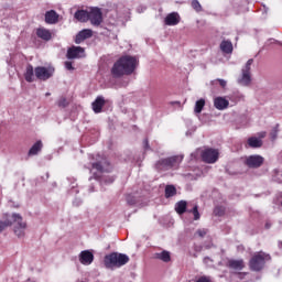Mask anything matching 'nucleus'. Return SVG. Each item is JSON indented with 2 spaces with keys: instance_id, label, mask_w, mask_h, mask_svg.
<instances>
[{
  "instance_id": "26",
  "label": "nucleus",
  "mask_w": 282,
  "mask_h": 282,
  "mask_svg": "<svg viewBox=\"0 0 282 282\" xmlns=\"http://www.w3.org/2000/svg\"><path fill=\"white\" fill-rule=\"evenodd\" d=\"M155 259H159L160 261H163L164 263H169L171 261V252L164 250L160 253H155Z\"/></svg>"
},
{
  "instance_id": "37",
  "label": "nucleus",
  "mask_w": 282,
  "mask_h": 282,
  "mask_svg": "<svg viewBox=\"0 0 282 282\" xmlns=\"http://www.w3.org/2000/svg\"><path fill=\"white\" fill-rule=\"evenodd\" d=\"M195 235H197L198 237H200L202 239H204V237H206V235H208V229H198Z\"/></svg>"
},
{
  "instance_id": "27",
  "label": "nucleus",
  "mask_w": 282,
  "mask_h": 282,
  "mask_svg": "<svg viewBox=\"0 0 282 282\" xmlns=\"http://www.w3.org/2000/svg\"><path fill=\"white\" fill-rule=\"evenodd\" d=\"M186 206H187L186 200L177 202L175 205V210H176L177 215H184V213H186Z\"/></svg>"
},
{
  "instance_id": "3",
  "label": "nucleus",
  "mask_w": 282,
  "mask_h": 282,
  "mask_svg": "<svg viewBox=\"0 0 282 282\" xmlns=\"http://www.w3.org/2000/svg\"><path fill=\"white\" fill-rule=\"evenodd\" d=\"M129 263V256L119 252H112L104 258V265L108 270H113V268H122Z\"/></svg>"
},
{
  "instance_id": "4",
  "label": "nucleus",
  "mask_w": 282,
  "mask_h": 282,
  "mask_svg": "<svg viewBox=\"0 0 282 282\" xmlns=\"http://www.w3.org/2000/svg\"><path fill=\"white\" fill-rule=\"evenodd\" d=\"M271 259L272 257L263 251L256 252L249 260V270L251 272H261L265 268V263Z\"/></svg>"
},
{
  "instance_id": "13",
  "label": "nucleus",
  "mask_w": 282,
  "mask_h": 282,
  "mask_svg": "<svg viewBox=\"0 0 282 282\" xmlns=\"http://www.w3.org/2000/svg\"><path fill=\"white\" fill-rule=\"evenodd\" d=\"M93 169H96L98 173H110L111 165L108 163L107 160H101L98 162L93 163Z\"/></svg>"
},
{
  "instance_id": "45",
  "label": "nucleus",
  "mask_w": 282,
  "mask_h": 282,
  "mask_svg": "<svg viewBox=\"0 0 282 282\" xmlns=\"http://www.w3.org/2000/svg\"><path fill=\"white\" fill-rule=\"evenodd\" d=\"M45 96H52V94H50V93H46V94H45Z\"/></svg>"
},
{
  "instance_id": "14",
  "label": "nucleus",
  "mask_w": 282,
  "mask_h": 282,
  "mask_svg": "<svg viewBox=\"0 0 282 282\" xmlns=\"http://www.w3.org/2000/svg\"><path fill=\"white\" fill-rule=\"evenodd\" d=\"M79 263L91 265L94 263V253L90 250H84L79 253Z\"/></svg>"
},
{
  "instance_id": "11",
  "label": "nucleus",
  "mask_w": 282,
  "mask_h": 282,
  "mask_svg": "<svg viewBox=\"0 0 282 282\" xmlns=\"http://www.w3.org/2000/svg\"><path fill=\"white\" fill-rule=\"evenodd\" d=\"M85 56V48L82 46H72L67 50L66 58L68 61H72L74 58H83Z\"/></svg>"
},
{
  "instance_id": "43",
  "label": "nucleus",
  "mask_w": 282,
  "mask_h": 282,
  "mask_svg": "<svg viewBox=\"0 0 282 282\" xmlns=\"http://www.w3.org/2000/svg\"><path fill=\"white\" fill-rule=\"evenodd\" d=\"M264 228H267V230H270V228H272V224L271 223H265Z\"/></svg>"
},
{
  "instance_id": "29",
  "label": "nucleus",
  "mask_w": 282,
  "mask_h": 282,
  "mask_svg": "<svg viewBox=\"0 0 282 282\" xmlns=\"http://www.w3.org/2000/svg\"><path fill=\"white\" fill-rule=\"evenodd\" d=\"M206 107V100L204 98L197 100L194 107V113H199Z\"/></svg>"
},
{
  "instance_id": "34",
  "label": "nucleus",
  "mask_w": 282,
  "mask_h": 282,
  "mask_svg": "<svg viewBox=\"0 0 282 282\" xmlns=\"http://www.w3.org/2000/svg\"><path fill=\"white\" fill-rule=\"evenodd\" d=\"M189 213H192L194 215V220L195 221L199 220L200 215H199V207L197 205H195L193 207V209L189 210Z\"/></svg>"
},
{
  "instance_id": "38",
  "label": "nucleus",
  "mask_w": 282,
  "mask_h": 282,
  "mask_svg": "<svg viewBox=\"0 0 282 282\" xmlns=\"http://www.w3.org/2000/svg\"><path fill=\"white\" fill-rule=\"evenodd\" d=\"M196 282H212L209 276L202 275L196 280Z\"/></svg>"
},
{
  "instance_id": "5",
  "label": "nucleus",
  "mask_w": 282,
  "mask_h": 282,
  "mask_svg": "<svg viewBox=\"0 0 282 282\" xmlns=\"http://www.w3.org/2000/svg\"><path fill=\"white\" fill-rule=\"evenodd\" d=\"M252 63H254L253 58L247 61L245 67L241 69V76L238 78V85H242V87H248V85L252 83V76L250 75Z\"/></svg>"
},
{
  "instance_id": "44",
  "label": "nucleus",
  "mask_w": 282,
  "mask_h": 282,
  "mask_svg": "<svg viewBox=\"0 0 282 282\" xmlns=\"http://www.w3.org/2000/svg\"><path fill=\"white\" fill-rule=\"evenodd\" d=\"M127 202H128V204H131V205H133V204H135V200L134 199H127Z\"/></svg>"
},
{
  "instance_id": "8",
  "label": "nucleus",
  "mask_w": 282,
  "mask_h": 282,
  "mask_svg": "<svg viewBox=\"0 0 282 282\" xmlns=\"http://www.w3.org/2000/svg\"><path fill=\"white\" fill-rule=\"evenodd\" d=\"M202 160L206 164H215L219 160V152L213 148L206 149L202 153Z\"/></svg>"
},
{
  "instance_id": "10",
  "label": "nucleus",
  "mask_w": 282,
  "mask_h": 282,
  "mask_svg": "<svg viewBox=\"0 0 282 282\" xmlns=\"http://www.w3.org/2000/svg\"><path fill=\"white\" fill-rule=\"evenodd\" d=\"M264 159L259 154L250 155L246 159L245 164L249 169H259L263 166Z\"/></svg>"
},
{
  "instance_id": "2",
  "label": "nucleus",
  "mask_w": 282,
  "mask_h": 282,
  "mask_svg": "<svg viewBox=\"0 0 282 282\" xmlns=\"http://www.w3.org/2000/svg\"><path fill=\"white\" fill-rule=\"evenodd\" d=\"M184 160V155H174L165 159H160L155 162L154 169L158 173H162L164 171H171V169H180V164Z\"/></svg>"
},
{
  "instance_id": "48",
  "label": "nucleus",
  "mask_w": 282,
  "mask_h": 282,
  "mask_svg": "<svg viewBox=\"0 0 282 282\" xmlns=\"http://www.w3.org/2000/svg\"><path fill=\"white\" fill-rule=\"evenodd\" d=\"M273 43H275L276 41L275 40H271Z\"/></svg>"
},
{
  "instance_id": "20",
  "label": "nucleus",
  "mask_w": 282,
  "mask_h": 282,
  "mask_svg": "<svg viewBox=\"0 0 282 282\" xmlns=\"http://www.w3.org/2000/svg\"><path fill=\"white\" fill-rule=\"evenodd\" d=\"M93 111L96 113H100L102 111V107H105V97L98 96L95 101L91 104Z\"/></svg>"
},
{
  "instance_id": "12",
  "label": "nucleus",
  "mask_w": 282,
  "mask_h": 282,
  "mask_svg": "<svg viewBox=\"0 0 282 282\" xmlns=\"http://www.w3.org/2000/svg\"><path fill=\"white\" fill-rule=\"evenodd\" d=\"M91 36H94V31H91V29H84L76 34L75 43L76 45H80L83 41H87V39H91Z\"/></svg>"
},
{
  "instance_id": "39",
  "label": "nucleus",
  "mask_w": 282,
  "mask_h": 282,
  "mask_svg": "<svg viewBox=\"0 0 282 282\" xmlns=\"http://www.w3.org/2000/svg\"><path fill=\"white\" fill-rule=\"evenodd\" d=\"M65 68L68 69V72H74V66L72 62H65Z\"/></svg>"
},
{
  "instance_id": "36",
  "label": "nucleus",
  "mask_w": 282,
  "mask_h": 282,
  "mask_svg": "<svg viewBox=\"0 0 282 282\" xmlns=\"http://www.w3.org/2000/svg\"><path fill=\"white\" fill-rule=\"evenodd\" d=\"M57 105H58V107H61L62 109H65V107H67V106L69 105V102H67V98L62 97V98H59Z\"/></svg>"
},
{
  "instance_id": "30",
  "label": "nucleus",
  "mask_w": 282,
  "mask_h": 282,
  "mask_svg": "<svg viewBox=\"0 0 282 282\" xmlns=\"http://www.w3.org/2000/svg\"><path fill=\"white\" fill-rule=\"evenodd\" d=\"M270 138H271V140H276V138H279V123H276L273 128H272V130H271V132H270Z\"/></svg>"
},
{
  "instance_id": "47",
  "label": "nucleus",
  "mask_w": 282,
  "mask_h": 282,
  "mask_svg": "<svg viewBox=\"0 0 282 282\" xmlns=\"http://www.w3.org/2000/svg\"><path fill=\"white\" fill-rule=\"evenodd\" d=\"M50 177V173H46V178Z\"/></svg>"
},
{
  "instance_id": "17",
  "label": "nucleus",
  "mask_w": 282,
  "mask_h": 282,
  "mask_svg": "<svg viewBox=\"0 0 282 282\" xmlns=\"http://www.w3.org/2000/svg\"><path fill=\"white\" fill-rule=\"evenodd\" d=\"M180 13L178 12H172L166 15L164 23L165 25H177L180 23Z\"/></svg>"
},
{
  "instance_id": "9",
  "label": "nucleus",
  "mask_w": 282,
  "mask_h": 282,
  "mask_svg": "<svg viewBox=\"0 0 282 282\" xmlns=\"http://www.w3.org/2000/svg\"><path fill=\"white\" fill-rule=\"evenodd\" d=\"M88 21H90L91 25H100L102 23V11L100 8L95 7L88 11Z\"/></svg>"
},
{
  "instance_id": "6",
  "label": "nucleus",
  "mask_w": 282,
  "mask_h": 282,
  "mask_svg": "<svg viewBox=\"0 0 282 282\" xmlns=\"http://www.w3.org/2000/svg\"><path fill=\"white\" fill-rule=\"evenodd\" d=\"M34 74L37 80H50L54 76V67L37 66Z\"/></svg>"
},
{
  "instance_id": "25",
  "label": "nucleus",
  "mask_w": 282,
  "mask_h": 282,
  "mask_svg": "<svg viewBox=\"0 0 282 282\" xmlns=\"http://www.w3.org/2000/svg\"><path fill=\"white\" fill-rule=\"evenodd\" d=\"M43 149V142L36 141L29 150L28 155H39L40 151Z\"/></svg>"
},
{
  "instance_id": "24",
  "label": "nucleus",
  "mask_w": 282,
  "mask_h": 282,
  "mask_svg": "<svg viewBox=\"0 0 282 282\" xmlns=\"http://www.w3.org/2000/svg\"><path fill=\"white\" fill-rule=\"evenodd\" d=\"M248 144L251 149H261V147H263V141L259 138L251 137L248 139Z\"/></svg>"
},
{
  "instance_id": "21",
  "label": "nucleus",
  "mask_w": 282,
  "mask_h": 282,
  "mask_svg": "<svg viewBox=\"0 0 282 282\" xmlns=\"http://www.w3.org/2000/svg\"><path fill=\"white\" fill-rule=\"evenodd\" d=\"M74 17L77 21H80L82 23H87V21H89V11L77 10Z\"/></svg>"
},
{
  "instance_id": "1",
  "label": "nucleus",
  "mask_w": 282,
  "mask_h": 282,
  "mask_svg": "<svg viewBox=\"0 0 282 282\" xmlns=\"http://www.w3.org/2000/svg\"><path fill=\"white\" fill-rule=\"evenodd\" d=\"M138 59L134 56L123 55L112 66L111 74L113 78L121 76H131L135 72Z\"/></svg>"
},
{
  "instance_id": "18",
  "label": "nucleus",
  "mask_w": 282,
  "mask_h": 282,
  "mask_svg": "<svg viewBox=\"0 0 282 282\" xmlns=\"http://www.w3.org/2000/svg\"><path fill=\"white\" fill-rule=\"evenodd\" d=\"M36 36L42 41H52V32L45 28L36 29Z\"/></svg>"
},
{
  "instance_id": "31",
  "label": "nucleus",
  "mask_w": 282,
  "mask_h": 282,
  "mask_svg": "<svg viewBox=\"0 0 282 282\" xmlns=\"http://www.w3.org/2000/svg\"><path fill=\"white\" fill-rule=\"evenodd\" d=\"M193 10H195V12H202V10H204L202 8V3H199V0H193L191 3Z\"/></svg>"
},
{
  "instance_id": "19",
  "label": "nucleus",
  "mask_w": 282,
  "mask_h": 282,
  "mask_svg": "<svg viewBox=\"0 0 282 282\" xmlns=\"http://www.w3.org/2000/svg\"><path fill=\"white\" fill-rule=\"evenodd\" d=\"M45 23H48V25L58 23V13L54 10L47 11L45 13Z\"/></svg>"
},
{
  "instance_id": "33",
  "label": "nucleus",
  "mask_w": 282,
  "mask_h": 282,
  "mask_svg": "<svg viewBox=\"0 0 282 282\" xmlns=\"http://www.w3.org/2000/svg\"><path fill=\"white\" fill-rule=\"evenodd\" d=\"M225 213L226 210L221 206L215 207L214 209V215H216V217H224Z\"/></svg>"
},
{
  "instance_id": "16",
  "label": "nucleus",
  "mask_w": 282,
  "mask_h": 282,
  "mask_svg": "<svg viewBox=\"0 0 282 282\" xmlns=\"http://www.w3.org/2000/svg\"><path fill=\"white\" fill-rule=\"evenodd\" d=\"M230 101L225 99L224 97H216L214 99V107L218 109V111H224V109H228Z\"/></svg>"
},
{
  "instance_id": "32",
  "label": "nucleus",
  "mask_w": 282,
  "mask_h": 282,
  "mask_svg": "<svg viewBox=\"0 0 282 282\" xmlns=\"http://www.w3.org/2000/svg\"><path fill=\"white\" fill-rule=\"evenodd\" d=\"M220 85L223 89H226V85H228V82L226 79H214L212 80V85Z\"/></svg>"
},
{
  "instance_id": "28",
  "label": "nucleus",
  "mask_w": 282,
  "mask_h": 282,
  "mask_svg": "<svg viewBox=\"0 0 282 282\" xmlns=\"http://www.w3.org/2000/svg\"><path fill=\"white\" fill-rule=\"evenodd\" d=\"M177 195V188H175L173 185H167L165 187V197L169 199L170 197H175Z\"/></svg>"
},
{
  "instance_id": "46",
  "label": "nucleus",
  "mask_w": 282,
  "mask_h": 282,
  "mask_svg": "<svg viewBox=\"0 0 282 282\" xmlns=\"http://www.w3.org/2000/svg\"><path fill=\"white\" fill-rule=\"evenodd\" d=\"M90 193H94V187L90 188Z\"/></svg>"
},
{
  "instance_id": "35",
  "label": "nucleus",
  "mask_w": 282,
  "mask_h": 282,
  "mask_svg": "<svg viewBox=\"0 0 282 282\" xmlns=\"http://www.w3.org/2000/svg\"><path fill=\"white\" fill-rule=\"evenodd\" d=\"M12 226V220L7 219L4 221L0 220V232L4 229Z\"/></svg>"
},
{
  "instance_id": "7",
  "label": "nucleus",
  "mask_w": 282,
  "mask_h": 282,
  "mask_svg": "<svg viewBox=\"0 0 282 282\" xmlns=\"http://www.w3.org/2000/svg\"><path fill=\"white\" fill-rule=\"evenodd\" d=\"M13 221L18 224V226L14 227V234L17 237H25V228H28V225L23 223V217L21 214H13Z\"/></svg>"
},
{
  "instance_id": "22",
  "label": "nucleus",
  "mask_w": 282,
  "mask_h": 282,
  "mask_svg": "<svg viewBox=\"0 0 282 282\" xmlns=\"http://www.w3.org/2000/svg\"><path fill=\"white\" fill-rule=\"evenodd\" d=\"M232 50H234V46H232V42L230 40H223L221 41L220 51L224 54H232Z\"/></svg>"
},
{
  "instance_id": "40",
  "label": "nucleus",
  "mask_w": 282,
  "mask_h": 282,
  "mask_svg": "<svg viewBox=\"0 0 282 282\" xmlns=\"http://www.w3.org/2000/svg\"><path fill=\"white\" fill-rule=\"evenodd\" d=\"M143 147H144L145 151H149V149H150V147H149V139H144Z\"/></svg>"
},
{
  "instance_id": "42",
  "label": "nucleus",
  "mask_w": 282,
  "mask_h": 282,
  "mask_svg": "<svg viewBox=\"0 0 282 282\" xmlns=\"http://www.w3.org/2000/svg\"><path fill=\"white\" fill-rule=\"evenodd\" d=\"M247 273H243V272H238L237 273V276L238 279H243V276H246Z\"/></svg>"
},
{
  "instance_id": "23",
  "label": "nucleus",
  "mask_w": 282,
  "mask_h": 282,
  "mask_svg": "<svg viewBox=\"0 0 282 282\" xmlns=\"http://www.w3.org/2000/svg\"><path fill=\"white\" fill-rule=\"evenodd\" d=\"M24 78H25L26 83H34V67L32 66V64H29L26 66V70L24 73Z\"/></svg>"
},
{
  "instance_id": "15",
  "label": "nucleus",
  "mask_w": 282,
  "mask_h": 282,
  "mask_svg": "<svg viewBox=\"0 0 282 282\" xmlns=\"http://www.w3.org/2000/svg\"><path fill=\"white\" fill-rule=\"evenodd\" d=\"M227 268H229V270H235V272H241V270L246 268V262L243 261V259H230L227 262Z\"/></svg>"
},
{
  "instance_id": "41",
  "label": "nucleus",
  "mask_w": 282,
  "mask_h": 282,
  "mask_svg": "<svg viewBox=\"0 0 282 282\" xmlns=\"http://www.w3.org/2000/svg\"><path fill=\"white\" fill-rule=\"evenodd\" d=\"M113 177H109L108 180L105 181V184H113Z\"/></svg>"
}]
</instances>
